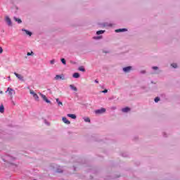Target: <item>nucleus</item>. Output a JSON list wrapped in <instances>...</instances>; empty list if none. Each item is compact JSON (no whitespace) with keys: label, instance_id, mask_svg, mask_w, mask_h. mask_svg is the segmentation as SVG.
I'll return each instance as SVG.
<instances>
[{"label":"nucleus","instance_id":"f257e3e1","mask_svg":"<svg viewBox=\"0 0 180 180\" xmlns=\"http://www.w3.org/2000/svg\"><path fill=\"white\" fill-rule=\"evenodd\" d=\"M54 79L56 81H60V79H62L64 81L65 79V76L64 75H56V77H54Z\"/></svg>","mask_w":180,"mask_h":180},{"label":"nucleus","instance_id":"f03ea898","mask_svg":"<svg viewBox=\"0 0 180 180\" xmlns=\"http://www.w3.org/2000/svg\"><path fill=\"white\" fill-rule=\"evenodd\" d=\"M5 22L7 23L8 26H12V20H11L9 16L5 17Z\"/></svg>","mask_w":180,"mask_h":180},{"label":"nucleus","instance_id":"7ed1b4c3","mask_svg":"<svg viewBox=\"0 0 180 180\" xmlns=\"http://www.w3.org/2000/svg\"><path fill=\"white\" fill-rule=\"evenodd\" d=\"M39 95H40L41 98H42V99H44V101L45 102H46V103H51V101H50V100H49L47 98V97H46V95H44V94H43L41 93H39Z\"/></svg>","mask_w":180,"mask_h":180},{"label":"nucleus","instance_id":"20e7f679","mask_svg":"<svg viewBox=\"0 0 180 180\" xmlns=\"http://www.w3.org/2000/svg\"><path fill=\"white\" fill-rule=\"evenodd\" d=\"M6 92H8V95L11 96H13L15 95V91L13 90V89L12 88H8L7 89V91Z\"/></svg>","mask_w":180,"mask_h":180},{"label":"nucleus","instance_id":"39448f33","mask_svg":"<svg viewBox=\"0 0 180 180\" xmlns=\"http://www.w3.org/2000/svg\"><path fill=\"white\" fill-rule=\"evenodd\" d=\"M105 112H106V109H105V108H101V109L96 110L95 111V113H96V115H101V114H102V113H105Z\"/></svg>","mask_w":180,"mask_h":180},{"label":"nucleus","instance_id":"423d86ee","mask_svg":"<svg viewBox=\"0 0 180 180\" xmlns=\"http://www.w3.org/2000/svg\"><path fill=\"white\" fill-rule=\"evenodd\" d=\"M30 93L31 94V95H32L33 98H34L36 101H39V96L37 95V94L34 93L33 90H30Z\"/></svg>","mask_w":180,"mask_h":180},{"label":"nucleus","instance_id":"0eeeda50","mask_svg":"<svg viewBox=\"0 0 180 180\" xmlns=\"http://www.w3.org/2000/svg\"><path fill=\"white\" fill-rule=\"evenodd\" d=\"M14 75H15V77L18 79H20V81H25V79H23V76H22L21 75H19V74H18V73H16V72H14Z\"/></svg>","mask_w":180,"mask_h":180},{"label":"nucleus","instance_id":"6e6552de","mask_svg":"<svg viewBox=\"0 0 180 180\" xmlns=\"http://www.w3.org/2000/svg\"><path fill=\"white\" fill-rule=\"evenodd\" d=\"M62 120H63V123H65V124H71V122H70V120H68L67 119V117H63L62 118Z\"/></svg>","mask_w":180,"mask_h":180},{"label":"nucleus","instance_id":"1a4fd4ad","mask_svg":"<svg viewBox=\"0 0 180 180\" xmlns=\"http://www.w3.org/2000/svg\"><path fill=\"white\" fill-rule=\"evenodd\" d=\"M70 88L72 91H74V92H77V91H78V89L77 88V86H75L74 84H70Z\"/></svg>","mask_w":180,"mask_h":180},{"label":"nucleus","instance_id":"9d476101","mask_svg":"<svg viewBox=\"0 0 180 180\" xmlns=\"http://www.w3.org/2000/svg\"><path fill=\"white\" fill-rule=\"evenodd\" d=\"M122 32H127V29L126 28H121L115 30L116 33H120Z\"/></svg>","mask_w":180,"mask_h":180},{"label":"nucleus","instance_id":"9b49d317","mask_svg":"<svg viewBox=\"0 0 180 180\" xmlns=\"http://www.w3.org/2000/svg\"><path fill=\"white\" fill-rule=\"evenodd\" d=\"M124 72H129L131 70V66L125 67L123 69Z\"/></svg>","mask_w":180,"mask_h":180},{"label":"nucleus","instance_id":"f8f14e48","mask_svg":"<svg viewBox=\"0 0 180 180\" xmlns=\"http://www.w3.org/2000/svg\"><path fill=\"white\" fill-rule=\"evenodd\" d=\"M122 112L124 113H127V112H130V108L126 107L122 109Z\"/></svg>","mask_w":180,"mask_h":180},{"label":"nucleus","instance_id":"ddd939ff","mask_svg":"<svg viewBox=\"0 0 180 180\" xmlns=\"http://www.w3.org/2000/svg\"><path fill=\"white\" fill-rule=\"evenodd\" d=\"M68 117H71V119H77V115L75 114H68Z\"/></svg>","mask_w":180,"mask_h":180},{"label":"nucleus","instance_id":"4468645a","mask_svg":"<svg viewBox=\"0 0 180 180\" xmlns=\"http://www.w3.org/2000/svg\"><path fill=\"white\" fill-rule=\"evenodd\" d=\"M22 31L25 32L26 34H27L28 36H32V32L28 31L27 30H25V29H22Z\"/></svg>","mask_w":180,"mask_h":180},{"label":"nucleus","instance_id":"2eb2a0df","mask_svg":"<svg viewBox=\"0 0 180 180\" xmlns=\"http://www.w3.org/2000/svg\"><path fill=\"white\" fill-rule=\"evenodd\" d=\"M13 20H14L15 22H17L18 24L22 23V20H20V18H16V17H14V18H13Z\"/></svg>","mask_w":180,"mask_h":180},{"label":"nucleus","instance_id":"dca6fc26","mask_svg":"<svg viewBox=\"0 0 180 180\" xmlns=\"http://www.w3.org/2000/svg\"><path fill=\"white\" fill-rule=\"evenodd\" d=\"M73 78H79L80 75L78 72H75L72 75Z\"/></svg>","mask_w":180,"mask_h":180},{"label":"nucleus","instance_id":"f3484780","mask_svg":"<svg viewBox=\"0 0 180 180\" xmlns=\"http://www.w3.org/2000/svg\"><path fill=\"white\" fill-rule=\"evenodd\" d=\"M79 71H82V72H85V68L84 66H80L78 68Z\"/></svg>","mask_w":180,"mask_h":180},{"label":"nucleus","instance_id":"a211bd4d","mask_svg":"<svg viewBox=\"0 0 180 180\" xmlns=\"http://www.w3.org/2000/svg\"><path fill=\"white\" fill-rule=\"evenodd\" d=\"M5 112V108L4 107L3 105H0V112L4 113Z\"/></svg>","mask_w":180,"mask_h":180},{"label":"nucleus","instance_id":"6ab92c4d","mask_svg":"<svg viewBox=\"0 0 180 180\" xmlns=\"http://www.w3.org/2000/svg\"><path fill=\"white\" fill-rule=\"evenodd\" d=\"M56 102H57L58 106H63V102L60 101V99L56 98Z\"/></svg>","mask_w":180,"mask_h":180},{"label":"nucleus","instance_id":"aec40b11","mask_svg":"<svg viewBox=\"0 0 180 180\" xmlns=\"http://www.w3.org/2000/svg\"><path fill=\"white\" fill-rule=\"evenodd\" d=\"M84 120L87 123H91V119H89V117H84Z\"/></svg>","mask_w":180,"mask_h":180},{"label":"nucleus","instance_id":"412c9836","mask_svg":"<svg viewBox=\"0 0 180 180\" xmlns=\"http://www.w3.org/2000/svg\"><path fill=\"white\" fill-rule=\"evenodd\" d=\"M105 32V30H99L96 32V34L99 35V34H103V32Z\"/></svg>","mask_w":180,"mask_h":180},{"label":"nucleus","instance_id":"4be33fe9","mask_svg":"<svg viewBox=\"0 0 180 180\" xmlns=\"http://www.w3.org/2000/svg\"><path fill=\"white\" fill-rule=\"evenodd\" d=\"M93 39L94 40H99V39H102V36L94 37Z\"/></svg>","mask_w":180,"mask_h":180},{"label":"nucleus","instance_id":"5701e85b","mask_svg":"<svg viewBox=\"0 0 180 180\" xmlns=\"http://www.w3.org/2000/svg\"><path fill=\"white\" fill-rule=\"evenodd\" d=\"M60 61L62 63H63L64 65H65L67 64V62L65 61V59H64V58H61Z\"/></svg>","mask_w":180,"mask_h":180},{"label":"nucleus","instance_id":"b1692460","mask_svg":"<svg viewBox=\"0 0 180 180\" xmlns=\"http://www.w3.org/2000/svg\"><path fill=\"white\" fill-rule=\"evenodd\" d=\"M27 56H34V53L33 51H31V52H27Z\"/></svg>","mask_w":180,"mask_h":180},{"label":"nucleus","instance_id":"393cba45","mask_svg":"<svg viewBox=\"0 0 180 180\" xmlns=\"http://www.w3.org/2000/svg\"><path fill=\"white\" fill-rule=\"evenodd\" d=\"M104 26H108L109 27H112V26H113V24H112V23H105L104 25Z\"/></svg>","mask_w":180,"mask_h":180},{"label":"nucleus","instance_id":"a878e982","mask_svg":"<svg viewBox=\"0 0 180 180\" xmlns=\"http://www.w3.org/2000/svg\"><path fill=\"white\" fill-rule=\"evenodd\" d=\"M55 63H56V60L53 59L50 60V64H51V65H54Z\"/></svg>","mask_w":180,"mask_h":180},{"label":"nucleus","instance_id":"bb28decb","mask_svg":"<svg viewBox=\"0 0 180 180\" xmlns=\"http://www.w3.org/2000/svg\"><path fill=\"white\" fill-rule=\"evenodd\" d=\"M171 65H172V67H173V68H176V67H177L176 63H172Z\"/></svg>","mask_w":180,"mask_h":180},{"label":"nucleus","instance_id":"cd10ccee","mask_svg":"<svg viewBox=\"0 0 180 180\" xmlns=\"http://www.w3.org/2000/svg\"><path fill=\"white\" fill-rule=\"evenodd\" d=\"M160 101V97H156L155 98V102L157 103Z\"/></svg>","mask_w":180,"mask_h":180},{"label":"nucleus","instance_id":"c85d7f7f","mask_svg":"<svg viewBox=\"0 0 180 180\" xmlns=\"http://www.w3.org/2000/svg\"><path fill=\"white\" fill-rule=\"evenodd\" d=\"M56 172L61 173V172H63V169H57Z\"/></svg>","mask_w":180,"mask_h":180},{"label":"nucleus","instance_id":"c756f323","mask_svg":"<svg viewBox=\"0 0 180 180\" xmlns=\"http://www.w3.org/2000/svg\"><path fill=\"white\" fill-rule=\"evenodd\" d=\"M102 94H108V89H105L101 91Z\"/></svg>","mask_w":180,"mask_h":180},{"label":"nucleus","instance_id":"7c9ffc66","mask_svg":"<svg viewBox=\"0 0 180 180\" xmlns=\"http://www.w3.org/2000/svg\"><path fill=\"white\" fill-rule=\"evenodd\" d=\"M2 53H4V49L0 46V54H2Z\"/></svg>","mask_w":180,"mask_h":180},{"label":"nucleus","instance_id":"2f4dec72","mask_svg":"<svg viewBox=\"0 0 180 180\" xmlns=\"http://www.w3.org/2000/svg\"><path fill=\"white\" fill-rule=\"evenodd\" d=\"M152 70H158V67H157V66H153V67H152Z\"/></svg>","mask_w":180,"mask_h":180},{"label":"nucleus","instance_id":"473e14b6","mask_svg":"<svg viewBox=\"0 0 180 180\" xmlns=\"http://www.w3.org/2000/svg\"><path fill=\"white\" fill-rule=\"evenodd\" d=\"M11 103H12V105H13V106H15V105H16V104L15 103V101H14L13 100H11Z\"/></svg>","mask_w":180,"mask_h":180},{"label":"nucleus","instance_id":"72a5a7b5","mask_svg":"<svg viewBox=\"0 0 180 180\" xmlns=\"http://www.w3.org/2000/svg\"><path fill=\"white\" fill-rule=\"evenodd\" d=\"M11 101H13V96H10Z\"/></svg>","mask_w":180,"mask_h":180},{"label":"nucleus","instance_id":"f704fd0d","mask_svg":"<svg viewBox=\"0 0 180 180\" xmlns=\"http://www.w3.org/2000/svg\"><path fill=\"white\" fill-rule=\"evenodd\" d=\"M95 82L96 84H99V82L97 79L95 80Z\"/></svg>","mask_w":180,"mask_h":180},{"label":"nucleus","instance_id":"c9c22d12","mask_svg":"<svg viewBox=\"0 0 180 180\" xmlns=\"http://www.w3.org/2000/svg\"><path fill=\"white\" fill-rule=\"evenodd\" d=\"M0 94H4V91H0Z\"/></svg>","mask_w":180,"mask_h":180},{"label":"nucleus","instance_id":"e433bc0d","mask_svg":"<svg viewBox=\"0 0 180 180\" xmlns=\"http://www.w3.org/2000/svg\"><path fill=\"white\" fill-rule=\"evenodd\" d=\"M11 77H8V79H10Z\"/></svg>","mask_w":180,"mask_h":180},{"label":"nucleus","instance_id":"4c0bfd02","mask_svg":"<svg viewBox=\"0 0 180 180\" xmlns=\"http://www.w3.org/2000/svg\"><path fill=\"white\" fill-rule=\"evenodd\" d=\"M11 77H8V79H10Z\"/></svg>","mask_w":180,"mask_h":180}]
</instances>
